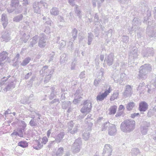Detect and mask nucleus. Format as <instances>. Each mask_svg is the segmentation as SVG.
I'll return each instance as SVG.
<instances>
[{"instance_id":"obj_49","label":"nucleus","mask_w":156,"mask_h":156,"mask_svg":"<svg viewBox=\"0 0 156 156\" xmlns=\"http://www.w3.org/2000/svg\"><path fill=\"white\" fill-rule=\"evenodd\" d=\"M113 78H114L115 82L116 83H118L121 80H120V76L119 75H118L116 76L113 75Z\"/></svg>"},{"instance_id":"obj_56","label":"nucleus","mask_w":156,"mask_h":156,"mask_svg":"<svg viewBox=\"0 0 156 156\" xmlns=\"http://www.w3.org/2000/svg\"><path fill=\"white\" fill-rule=\"evenodd\" d=\"M41 143L44 144H45L48 141V140L46 136H44L42 139Z\"/></svg>"},{"instance_id":"obj_17","label":"nucleus","mask_w":156,"mask_h":156,"mask_svg":"<svg viewBox=\"0 0 156 156\" xmlns=\"http://www.w3.org/2000/svg\"><path fill=\"white\" fill-rule=\"evenodd\" d=\"M116 129L115 125L110 124L108 129V134L111 136L114 135L116 134Z\"/></svg>"},{"instance_id":"obj_55","label":"nucleus","mask_w":156,"mask_h":156,"mask_svg":"<svg viewBox=\"0 0 156 156\" xmlns=\"http://www.w3.org/2000/svg\"><path fill=\"white\" fill-rule=\"evenodd\" d=\"M58 20L61 22H64L65 21L64 18L61 16H58Z\"/></svg>"},{"instance_id":"obj_26","label":"nucleus","mask_w":156,"mask_h":156,"mask_svg":"<svg viewBox=\"0 0 156 156\" xmlns=\"http://www.w3.org/2000/svg\"><path fill=\"white\" fill-rule=\"evenodd\" d=\"M133 28H135V29H137L139 26L140 24L141 21H139L137 18H134L133 20Z\"/></svg>"},{"instance_id":"obj_23","label":"nucleus","mask_w":156,"mask_h":156,"mask_svg":"<svg viewBox=\"0 0 156 156\" xmlns=\"http://www.w3.org/2000/svg\"><path fill=\"white\" fill-rule=\"evenodd\" d=\"M38 39V37L37 35L34 36L30 40V47H34V45L37 44Z\"/></svg>"},{"instance_id":"obj_8","label":"nucleus","mask_w":156,"mask_h":156,"mask_svg":"<svg viewBox=\"0 0 156 156\" xmlns=\"http://www.w3.org/2000/svg\"><path fill=\"white\" fill-rule=\"evenodd\" d=\"M133 92V87L130 85H127L125 86L124 92L122 93L125 98L130 96Z\"/></svg>"},{"instance_id":"obj_1","label":"nucleus","mask_w":156,"mask_h":156,"mask_svg":"<svg viewBox=\"0 0 156 156\" xmlns=\"http://www.w3.org/2000/svg\"><path fill=\"white\" fill-rule=\"evenodd\" d=\"M135 127V121L132 119H126L122 122L120 125V129L122 131L127 133L133 131Z\"/></svg>"},{"instance_id":"obj_7","label":"nucleus","mask_w":156,"mask_h":156,"mask_svg":"<svg viewBox=\"0 0 156 156\" xmlns=\"http://www.w3.org/2000/svg\"><path fill=\"white\" fill-rule=\"evenodd\" d=\"M112 147L110 145L105 144L102 153L103 156H110L112 154Z\"/></svg>"},{"instance_id":"obj_21","label":"nucleus","mask_w":156,"mask_h":156,"mask_svg":"<svg viewBox=\"0 0 156 156\" xmlns=\"http://www.w3.org/2000/svg\"><path fill=\"white\" fill-rule=\"evenodd\" d=\"M2 38L4 41L5 42H8L11 39L10 34L8 31H6L2 35Z\"/></svg>"},{"instance_id":"obj_61","label":"nucleus","mask_w":156,"mask_h":156,"mask_svg":"<svg viewBox=\"0 0 156 156\" xmlns=\"http://www.w3.org/2000/svg\"><path fill=\"white\" fill-rule=\"evenodd\" d=\"M73 43L70 41L69 43V46H68V48L70 50H72L73 49Z\"/></svg>"},{"instance_id":"obj_34","label":"nucleus","mask_w":156,"mask_h":156,"mask_svg":"<svg viewBox=\"0 0 156 156\" xmlns=\"http://www.w3.org/2000/svg\"><path fill=\"white\" fill-rule=\"evenodd\" d=\"M68 57L65 54H63L60 57V61L61 63H64L67 62Z\"/></svg>"},{"instance_id":"obj_16","label":"nucleus","mask_w":156,"mask_h":156,"mask_svg":"<svg viewBox=\"0 0 156 156\" xmlns=\"http://www.w3.org/2000/svg\"><path fill=\"white\" fill-rule=\"evenodd\" d=\"M112 90L111 87H109L108 89L106 90L104 93H102L101 95H98V100L102 101L111 92Z\"/></svg>"},{"instance_id":"obj_63","label":"nucleus","mask_w":156,"mask_h":156,"mask_svg":"<svg viewBox=\"0 0 156 156\" xmlns=\"http://www.w3.org/2000/svg\"><path fill=\"white\" fill-rule=\"evenodd\" d=\"M139 114L138 113H134L133 114H131V117L132 118H134L136 116H137L138 115H139Z\"/></svg>"},{"instance_id":"obj_64","label":"nucleus","mask_w":156,"mask_h":156,"mask_svg":"<svg viewBox=\"0 0 156 156\" xmlns=\"http://www.w3.org/2000/svg\"><path fill=\"white\" fill-rule=\"evenodd\" d=\"M32 73L31 72H30L27 73L25 76V78L26 79H28L30 76L32 75Z\"/></svg>"},{"instance_id":"obj_2","label":"nucleus","mask_w":156,"mask_h":156,"mask_svg":"<svg viewBox=\"0 0 156 156\" xmlns=\"http://www.w3.org/2000/svg\"><path fill=\"white\" fill-rule=\"evenodd\" d=\"M54 72L53 69L51 68H49L47 66H44L42 69L40 71V73L42 76L46 75L44 82L47 83L51 79L52 75Z\"/></svg>"},{"instance_id":"obj_43","label":"nucleus","mask_w":156,"mask_h":156,"mask_svg":"<svg viewBox=\"0 0 156 156\" xmlns=\"http://www.w3.org/2000/svg\"><path fill=\"white\" fill-rule=\"evenodd\" d=\"M94 36L93 34L91 33H89L88 36V44L89 45L91 44V42L92 41Z\"/></svg>"},{"instance_id":"obj_29","label":"nucleus","mask_w":156,"mask_h":156,"mask_svg":"<svg viewBox=\"0 0 156 156\" xmlns=\"http://www.w3.org/2000/svg\"><path fill=\"white\" fill-rule=\"evenodd\" d=\"M91 116V115H88L87 118H86L85 120V122L89 126V129L91 128L93 125V124L90 122V120L92 119L90 118Z\"/></svg>"},{"instance_id":"obj_46","label":"nucleus","mask_w":156,"mask_h":156,"mask_svg":"<svg viewBox=\"0 0 156 156\" xmlns=\"http://www.w3.org/2000/svg\"><path fill=\"white\" fill-rule=\"evenodd\" d=\"M27 143L24 141H21L18 144V145L22 147H25L27 146Z\"/></svg>"},{"instance_id":"obj_13","label":"nucleus","mask_w":156,"mask_h":156,"mask_svg":"<svg viewBox=\"0 0 156 156\" xmlns=\"http://www.w3.org/2000/svg\"><path fill=\"white\" fill-rule=\"evenodd\" d=\"M138 50L136 48L133 47L130 51L129 54V58L131 60H133L137 58L138 56Z\"/></svg>"},{"instance_id":"obj_18","label":"nucleus","mask_w":156,"mask_h":156,"mask_svg":"<svg viewBox=\"0 0 156 156\" xmlns=\"http://www.w3.org/2000/svg\"><path fill=\"white\" fill-rule=\"evenodd\" d=\"M148 105L144 101L141 102L139 103V109L140 112H145L148 109Z\"/></svg>"},{"instance_id":"obj_48","label":"nucleus","mask_w":156,"mask_h":156,"mask_svg":"<svg viewBox=\"0 0 156 156\" xmlns=\"http://www.w3.org/2000/svg\"><path fill=\"white\" fill-rule=\"evenodd\" d=\"M42 143H41L40 142H38L37 143V146H34V148L36 150H39L41 149L43 145H42Z\"/></svg>"},{"instance_id":"obj_47","label":"nucleus","mask_w":156,"mask_h":156,"mask_svg":"<svg viewBox=\"0 0 156 156\" xmlns=\"http://www.w3.org/2000/svg\"><path fill=\"white\" fill-rule=\"evenodd\" d=\"M75 12L77 14V15L79 16V17H80V13H81V12L79 10L78 6L77 5H75Z\"/></svg>"},{"instance_id":"obj_10","label":"nucleus","mask_w":156,"mask_h":156,"mask_svg":"<svg viewBox=\"0 0 156 156\" xmlns=\"http://www.w3.org/2000/svg\"><path fill=\"white\" fill-rule=\"evenodd\" d=\"M142 54L144 57H147L148 56H152L154 54L153 48H147L143 50Z\"/></svg>"},{"instance_id":"obj_37","label":"nucleus","mask_w":156,"mask_h":156,"mask_svg":"<svg viewBox=\"0 0 156 156\" xmlns=\"http://www.w3.org/2000/svg\"><path fill=\"white\" fill-rule=\"evenodd\" d=\"M135 105L133 102H130L129 103L126 105V108L129 111L131 110L134 107Z\"/></svg>"},{"instance_id":"obj_38","label":"nucleus","mask_w":156,"mask_h":156,"mask_svg":"<svg viewBox=\"0 0 156 156\" xmlns=\"http://www.w3.org/2000/svg\"><path fill=\"white\" fill-rule=\"evenodd\" d=\"M104 69L101 68L100 70L99 75H98V81L99 80H104V78L103 77Z\"/></svg>"},{"instance_id":"obj_30","label":"nucleus","mask_w":156,"mask_h":156,"mask_svg":"<svg viewBox=\"0 0 156 156\" xmlns=\"http://www.w3.org/2000/svg\"><path fill=\"white\" fill-rule=\"evenodd\" d=\"M90 128L88 129L87 131L85 130L83 131V138L85 140H87L89 137L90 135Z\"/></svg>"},{"instance_id":"obj_50","label":"nucleus","mask_w":156,"mask_h":156,"mask_svg":"<svg viewBox=\"0 0 156 156\" xmlns=\"http://www.w3.org/2000/svg\"><path fill=\"white\" fill-rule=\"evenodd\" d=\"M30 112L31 113L30 114V117H31L32 119H34V118L35 117V115H37V114H38V113L34 111H30Z\"/></svg>"},{"instance_id":"obj_52","label":"nucleus","mask_w":156,"mask_h":156,"mask_svg":"<svg viewBox=\"0 0 156 156\" xmlns=\"http://www.w3.org/2000/svg\"><path fill=\"white\" fill-rule=\"evenodd\" d=\"M122 39L123 42L126 43L129 41V37L128 36H123L122 37Z\"/></svg>"},{"instance_id":"obj_60","label":"nucleus","mask_w":156,"mask_h":156,"mask_svg":"<svg viewBox=\"0 0 156 156\" xmlns=\"http://www.w3.org/2000/svg\"><path fill=\"white\" fill-rule=\"evenodd\" d=\"M76 65V61H73L72 62V65L71 66V70H73L75 69V67Z\"/></svg>"},{"instance_id":"obj_9","label":"nucleus","mask_w":156,"mask_h":156,"mask_svg":"<svg viewBox=\"0 0 156 156\" xmlns=\"http://www.w3.org/2000/svg\"><path fill=\"white\" fill-rule=\"evenodd\" d=\"M42 4L45 6L46 3L43 1L40 2H36L33 4V10L34 12L39 13L41 11L40 9L41 7L40 4Z\"/></svg>"},{"instance_id":"obj_44","label":"nucleus","mask_w":156,"mask_h":156,"mask_svg":"<svg viewBox=\"0 0 156 156\" xmlns=\"http://www.w3.org/2000/svg\"><path fill=\"white\" fill-rule=\"evenodd\" d=\"M30 125L32 127L37 126V123L36 122L34 119H32L30 121L29 123Z\"/></svg>"},{"instance_id":"obj_12","label":"nucleus","mask_w":156,"mask_h":156,"mask_svg":"<svg viewBox=\"0 0 156 156\" xmlns=\"http://www.w3.org/2000/svg\"><path fill=\"white\" fill-rule=\"evenodd\" d=\"M78 125L76 124L74 126L73 121H71L69 124L68 131L72 134L76 133L77 131Z\"/></svg>"},{"instance_id":"obj_62","label":"nucleus","mask_w":156,"mask_h":156,"mask_svg":"<svg viewBox=\"0 0 156 156\" xmlns=\"http://www.w3.org/2000/svg\"><path fill=\"white\" fill-rule=\"evenodd\" d=\"M85 71H84L80 73L79 77L80 79H83L85 77Z\"/></svg>"},{"instance_id":"obj_14","label":"nucleus","mask_w":156,"mask_h":156,"mask_svg":"<svg viewBox=\"0 0 156 156\" xmlns=\"http://www.w3.org/2000/svg\"><path fill=\"white\" fill-rule=\"evenodd\" d=\"M152 29V27L148 26L147 29V34L150 37H156V27H154L152 30H150Z\"/></svg>"},{"instance_id":"obj_40","label":"nucleus","mask_w":156,"mask_h":156,"mask_svg":"<svg viewBox=\"0 0 156 156\" xmlns=\"http://www.w3.org/2000/svg\"><path fill=\"white\" fill-rule=\"evenodd\" d=\"M30 60L31 59L30 57L27 58L23 60L21 65L23 66H25L29 62Z\"/></svg>"},{"instance_id":"obj_11","label":"nucleus","mask_w":156,"mask_h":156,"mask_svg":"<svg viewBox=\"0 0 156 156\" xmlns=\"http://www.w3.org/2000/svg\"><path fill=\"white\" fill-rule=\"evenodd\" d=\"M39 41L38 43V46L41 48H43L46 45V36L43 34H41L38 37Z\"/></svg>"},{"instance_id":"obj_31","label":"nucleus","mask_w":156,"mask_h":156,"mask_svg":"<svg viewBox=\"0 0 156 156\" xmlns=\"http://www.w3.org/2000/svg\"><path fill=\"white\" fill-rule=\"evenodd\" d=\"M15 84L13 82H12L8 84L7 86L3 89L5 91H9L11 89L15 87Z\"/></svg>"},{"instance_id":"obj_39","label":"nucleus","mask_w":156,"mask_h":156,"mask_svg":"<svg viewBox=\"0 0 156 156\" xmlns=\"http://www.w3.org/2000/svg\"><path fill=\"white\" fill-rule=\"evenodd\" d=\"M72 36L73 39L72 38V41H73L75 40L77 37V30L76 28H74L72 31Z\"/></svg>"},{"instance_id":"obj_19","label":"nucleus","mask_w":156,"mask_h":156,"mask_svg":"<svg viewBox=\"0 0 156 156\" xmlns=\"http://www.w3.org/2000/svg\"><path fill=\"white\" fill-rule=\"evenodd\" d=\"M113 56V54L111 53L105 57V61L108 65L110 66L112 65L114 60Z\"/></svg>"},{"instance_id":"obj_42","label":"nucleus","mask_w":156,"mask_h":156,"mask_svg":"<svg viewBox=\"0 0 156 156\" xmlns=\"http://www.w3.org/2000/svg\"><path fill=\"white\" fill-rule=\"evenodd\" d=\"M30 36L29 35H27L26 34H24L22 38V40L24 42L26 43L29 39Z\"/></svg>"},{"instance_id":"obj_5","label":"nucleus","mask_w":156,"mask_h":156,"mask_svg":"<svg viewBox=\"0 0 156 156\" xmlns=\"http://www.w3.org/2000/svg\"><path fill=\"white\" fill-rule=\"evenodd\" d=\"M91 104L89 101H86L84 103V106L80 110L81 112L86 115L91 110Z\"/></svg>"},{"instance_id":"obj_45","label":"nucleus","mask_w":156,"mask_h":156,"mask_svg":"<svg viewBox=\"0 0 156 156\" xmlns=\"http://www.w3.org/2000/svg\"><path fill=\"white\" fill-rule=\"evenodd\" d=\"M8 7L7 9V10L9 13H11L13 12L15 9L16 10L17 9V6L14 7Z\"/></svg>"},{"instance_id":"obj_28","label":"nucleus","mask_w":156,"mask_h":156,"mask_svg":"<svg viewBox=\"0 0 156 156\" xmlns=\"http://www.w3.org/2000/svg\"><path fill=\"white\" fill-rule=\"evenodd\" d=\"M131 153L132 156H142L140 155L139 150L137 148H133L131 150Z\"/></svg>"},{"instance_id":"obj_22","label":"nucleus","mask_w":156,"mask_h":156,"mask_svg":"<svg viewBox=\"0 0 156 156\" xmlns=\"http://www.w3.org/2000/svg\"><path fill=\"white\" fill-rule=\"evenodd\" d=\"M1 20L2 25L5 28L8 23V20L6 14L3 13L2 14Z\"/></svg>"},{"instance_id":"obj_15","label":"nucleus","mask_w":156,"mask_h":156,"mask_svg":"<svg viewBox=\"0 0 156 156\" xmlns=\"http://www.w3.org/2000/svg\"><path fill=\"white\" fill-rule=\"evenodd\" d=\"M150 126V124L147 122H145L143 125L140 127V131L142 134L145 135L147 133L148 131V127Z\"/></svg>"},{"instance_id":"obj_3","label":"nucleus","mask_w":156,"mask_h":156,"mask_svg":"<svg viewBox=\"0 0 156 156\" xmlns=\"http://www.w3.org/2000/svg\"><path fill=\"white\" fill-rule=\"evenodd\" d=\"M151 66L149 64H145L141 66L140 69L138 74L139 79L145 80L147 78V74L151 70Z\"/></svg>"},{"instance_id":"obj_25","label":"nucleus","mask_w":156,"mask_h":156,"mask_svg":"<svg viewBox=\"0 0 156 156\" xmlns=\"http://www.w3.org/2000/svg\"><path fill=\"white\" fill-rule=\"evenodd\" d=\"M59 11L58 9L55 7H53L50 11V13L52 16H56L59 14Z\"/></svg>"},{"instance_id":"obj_53","label":"nucleus","mask_w":156,"mask_h":156,"mask_svg":"<svg viewBox=\"0 0 156 156\" xmlns=\"http://www.w3.org/2000/svg\"><path fill=\"white\" fill-rule=\"evenodd\" d=\"M60 44V49H61L66 45V42L63 41L62 40L61 41H60L59 43Z\"/></svg>"},{"instance_id":"obj_20","label":"nucleus","mask_w":156,"mask_h":156,"mask_svg":"<svg viewBox=\"0 0 156 156\" xmlns=\"http://www.w3.org/2000/svg\"><path fill=\"white\" fill-rule=\"evenodd\" d=\"M79 90H77L76 93L74 94L75 97L73 101V102L74 104H76L79 103L82 99V98L80 96V95L79 94Z\"/></svg>"},{"instance_id":"obj_27","label":"nucleus","mask_w":156,"mask_h":156,"mask_svg":"<svg viewBox=\"0 0 156 156\" xmlns=\"http://www.w3.org/2000/svg\"><path fill=\"white\" fill-rule=\"evenodd\" d=\"M117 108V106L115 105L111 106L108 109V114L110 115H114L116 112Z\"/></svg>"},{"instance_id":"obj_4","label":"nucleus","mask_w":156,"mask_h":156,"mask_svg":"<svg viewBox=\"0 0 156 156\" xmlns=\"http://www.w3.org/2000/svg\"><path fill=\"white\" fill-rule=\"evenodd\" d=\"M82 143L80 138H78L75 140L71 148V150L73 153H76L80 151L81 148Z\"/></svg>"},{"instance_id":"obj_57","label":"nucleus","mask_w":156,"mask_h":156,"mask_svg":"<svg viewBox=\"0 0 156 156\" xmlns=\"http://www.w3.org/2000/svg\"><path fill=\"white\" fill-rule=\"evenodd\" d=\"M121 3L128 4L130 2V0H119Z\"/></svg>"},{"instance_id":"obj_58","label":"nucleus","mask_w":156,"mask_h":156,"mask_svg":"<svg viewBox=\"0 0 156 156\" xmlns=\"http://www.w3.org/2000/svg\"><path fill=\"white\" fill-rule=\"evenodd\" d=\"M29 100H26L24 101L22 99H21L20 101V102L21 103L23 104H24V105H26L27 104H29L30 103V102L28 101Z\"/></svg>"},{"instance_id":"obj_59","label":"nucleus","mask_w":156,"mask_h":156,"mask_svg":"<svg viewBox=\"0 0 156 156\" xmlns=\"http://www.w3.org/2000/svg\"><path fill=\"white\" fill-rule=\"evenodd\" d=\"M28 0H23L22 5L23 6H27L29 4Z\"/></svg>"},{"instance_id":"obj_32","label":"nucleus","mask_w":156,"mask_h":156,"mask_svg":"<svg viewBox=\"0 0 156 156\" xmlns=\"http://www.w3.org/2000/svg\"><path fill=\"white\" fill-rule=\"evenodd\" d=\"M119 92L118 91H115L112 95L111 96L110 100L111 101H113L115 99H117L119 95Z\"/></svg>"},{"instance_id":"obj_41","label":"nucleus","mask_w":156,"mask_h":156,"mask_svg":"<svg viewBox=\"0 0 156 156\" xmlns=\"http://www.w3.org/2000/svg\"><path fill=\"white\" fill-rule=\"evenodd\" d=\"M63 148L62 147H60L56 151V153L58 156H61L63 154Z\"/></svg>"},{"instance_id":"obj_6","label":"nucleus","mask_w":156,"mask_h":156,"mask_svg":"<svg viewBox=\"0 0 156 156\" xmlns=\"http://www.w3.org/2000/svg\"><path fill=\"white\" fill-rule=\"evenodd\" d=\"M10 6L11 7L17 6L16 9V13H21L23 10L22 6L19 5L20 2L19 0H11Z\"/></svg>"},{"instance_id":"obj_33","label":"nucleus","mask_w":156,"mask_h":156,"mask_svg":"<svg viewBox=\"0 0 156 156\" xmlns=\"http://www.w3.org/2000/svg\"><path fill=\"white\" fill-rule=\"evenodd\" d=\"M23 18V15L22 14H20L14 17L13 19V21L16 22H18L22 20Z\"/></svg>"},{"instance_id":"obj_54","label":"nucleus","mask_w":156,"mask_h":156,"mask_svg":"<svg viewBox=\"0 0 156 156\" xmlns=\"http://www.w3.org/2000/svg\"><path fill=\"white\" fill-rule=\"evenodd\" d=\"M27 124L25 122L23 121H21L20 123V126L22 127V128L24 129L26 127Z\"/></svg>"},{"instance_id":"obj_35","label":"nucleus","mask_w":156,"mask_h":156,"mask_svg":"<svg viewBox=\"0 0 156 156\" xmlns=\"http://www.w3.org/2000/svg\"><path fill=\"white\" fill-rule=\"evenodd\" d=\"M71 103L70 101H66L63 102L62 107L63 109H66L71 106Z\"/></svg>"},{"instance_id":"obj_36","label":"nucleus","mask_w":156,"mask_h":156,"mask_svg":"<svg viewBox=\"0 0 156 156\" xmlns=\"http://www.w3.org/2000/svg\"><path fill=\"white\" fill-rule=\"evenodd\" d=\"M110 124L108 122H106L105 123H103L100 127L101 131H104L106 130L108 127L110 126Z\"/></svg>"},{"instance_id":"obj_24","label":"nucleus","mask_w":156,"mask_h":156,"mask_svg":"<svg viewBox=\"0 0 156 156\" xmlns=\"http://www.w3.org/2000/svg\"><path fill=\"white\" fill-rule=\"evenodd\" d=\"M65 134L63 132H61L60 133H59V134H58L57 136L56 137L55 140L52 141V142H55V141H56L57 142V143H59L61 140L63 139V138Z\"/></svg>"},{"instance_id":"obj_51","label":"nucleus","mask_w":156,"mask_h":156,"mask_svg":"<svg viewBox=\"0 0 156 156\" xmlns=\"http://www.w3.org/2000/svg\"><path fill=\"white\" fill-rule=\"evenodd\" d=\"M24 131V129L22 128H19L18 129V132L19 134L21 135V136H20V137H23V133Z\"/></svg>"}]
</instances>
